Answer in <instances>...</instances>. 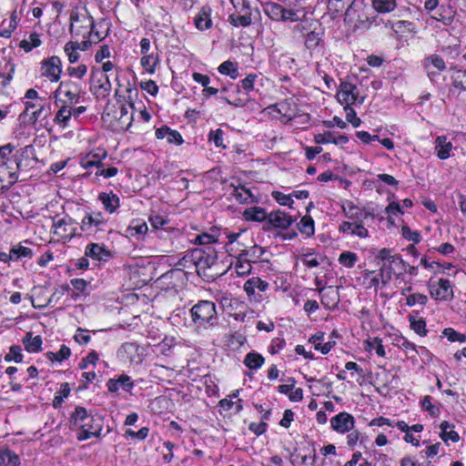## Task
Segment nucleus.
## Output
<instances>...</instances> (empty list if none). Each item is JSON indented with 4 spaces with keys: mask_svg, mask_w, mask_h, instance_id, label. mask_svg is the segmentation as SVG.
Masks as SVG:
<instances>
[{
    "mask_svg": "<svg viewBox=\"0 0 466 466\" xmlns=\"http://www.w3.org/2000/svg\"><path fill=\"white\" fill-rule=\"evenodd\" d=\"M341 208L342 213L349 218V221L341 222L339 226V231L360 238H369V230L364 227L363 222L369 216L372 215L365 208H360L349 200L343 202Z\"/></svg>",
    "mask_w": 466,
    "mask_h": 466,
    "instance_id": "1",
    "label": "nucleus"
},
{
    "mask_svg": "<svg viewBox=\"0 0 466 466\" xmlns=\"http://www.w3.org/2000/svg\"><path fill=\"white\" fill-rule=\"evenodd\" d=\"M376 258L381 261L380 276L381 285L384 287L392 279L396 285L404 280V274L407 272V263L398 254H393L388 248L379 250Z\"/></svg>",
    "mask_w": 466,
    "mask_h": 466,
    "instance_id": "2",
    "label": "nucleus"
},
{
    "mask_svg": "<svg viewBox=\"0 0 466 466\" xmlns=\"http://www.w3.org/2000/svg\"><path fill=\"white\" fill-rule=\"evenodd\" d=\"M71 422L81 431L77 435L78 441H86L93 436L99 437L102 431L100 419L87 413L84 407H76L71 415Z\"/></svg>",
    "mask_w": 466,
    "mask_h": 466,
    "instance_id": "3",
    "label": "nucleus"
},
{
    "mask_svg": "<svg viewBox=\"0 0 466 466\" xmlns=\"http://www.w3.org/2000/svg\"><path fill=\"white\" fill-rule=\"evenodd\" d=\"M258 75L248 74L245 78L240 80L237 85H233V89L228 97H224L228 105L234 106H244L248 101L249 92L254 90V86Z\"/></svg>",
    "mask_w": 466,
    "mask_h": 466,
    "instance_id": "4",
    "label": "nucleus"
},
{
    "mask_svg": "<svg viewBox=\"0 0 466 466\" xmlns=\"http://www.w3.org/2000/svg\"><path fill=\"white\" fill-rule=\"evenodd\" d=\"M337 99L344 107L364 102V97L360 96L358 86L352 83L342 81L337 91Z\"/></svg>",
    "mask_w": 466,
    "mask_h": 466,
    "instance_id": "5",
    "label": "nucleus"
},
{
    "mask_svg": "<svg viewBox=\"0 0 466 466\" xmlns=\"http://www.w3.org/2000/svg\"><path fill=\"white\" fill-rule=\"evenodd\" d=\"M230 196L239 204H252L258 202V192L254 187H248L247 185H234L229 186Z\"/></svg>",
    "mask_w": 466,
    "mask_h": 466,
    "instance_id": "6",
    "label": "nucleus"
},
{
    "mask_svg": "<svg viewBox=\"0 0 466 466\" xmlns=\"http://www.w3.org/2000/svg\"><path fill=\"white\" fill-rule=\"evenodd\" d=\"M59 93H63L66 97V100H63V102L70 105L77 104L81 95L84 94L81 86L72 80L60 82L58 88L54 92L55 98H58Z\"/></svg>",
    "mask_w": 466,
    "mask_h": 466,
    "instance_id": "7",
    "label": "nucleus"
},
{
    "mask_svg": "<svg viewBox=\"0 0 466 466\" xmlns=\"http://www.w3.org/2000/svg\"><path fill=\"white\" fill-rule=\"evenodd\" d=\"M90 91L97 97H106L111 90L108 76L100 71L92 70L90 76Z\"/></svg>",
    "mask_w": 466,
    "mask_h": 466,
    "instance_id": "8",
    "label": "nucleus"
},
{
    "mask_svg": "<svg viewBox=\"0 0 466 466\" xmlns=\"http://www.w3.org/2000/svg\"><path fill=\"white\" fill-rule=\"evenodd\" d=\"M203 259L204 250L202 248H195L183 257L182 265L187 268V274L195 272L198 277H201L204 270Z\"/></svg>",
    "mask_w": 466,
    "mask_h": 466,
    "instance_id": "9",
    "label": "nucleus"
},
{
    "mask_svg": "<svg viewBox=\"0 0 466 466\" xmlns=\"http://www.w3.org/2000/svg\"><path fill=\"white\" fill-rule=\"evenodd\" d=\"M431 296L438 300L451 301L453 297V288L447 279H440L436 283L430 285Z\"/></svg>",
    "mask_w": 466,
    "mask_h": 466,
    "instance_id": "10",
    "label": "nucleus"
},
{
    "mask_svg": "<svg viewBox=\"0 0 466 466\" xmlns=\"http://www.w3.org/2000/svg\"><path fill=\"white\" fill-rule=\"evenodd\" d=\"M62 73L61 59L53 56L47 59H44L41 63V75L49 78L51 82H57Z\"/></svg>",
    "mask_w": 466,
    "mask_h": 466,
    "instance_id": "11",
    "label": "nucleus"
},
{
    "mask_svg": "<svg viewBox=\"0 0 466 466\" xmlns=\"http://www.w3.org/2000/svg\"><path fill=\"white\" fill-rule=\"evenodd\" d=\"M354 425V417L346 411H341L330 419L331 429L340 434L350 431Z\"/></svg>",
    "mask_w": 466,
    "mask_h": 466,
    "instance_id": "12",
    "label": "nucleus"
},
{
    "mask_svg": "<svg viewBox=\"0 0 466 466\" xmlns=\"http://www.w3.org/2000/svg\"><path fill=\"white\" fill-rule=\"evenodd\" d=\"M35 159V149L30 145L16 150L14 154V164L18 170L26 169Z\"/></svg>",
    "mask_w": 466,
    "mask_h": 466,
    "instance_id": "13",
    "label": "nucleus"
},
{
    "mask_svg": "<svg viewBox=\"0 0 466 466\" xmlns=\"http://www.w3.org/2000/svg\"><path fill=\"white\" fill-rule=\"evenodd\" d=\"M268 220L274 228H288L295 219L282 210H275L268 214Z\"/></svg>",
    "mask_w": 466,
    "mask_h": 466,
    "instance_id": "14",
    "label": "nucleus"
},
{
    "mask_svg": "<svg viewBox=\"0 0 466 466\" xmlns=\"http://www.w3.org/2000/svg\"><path fill=\"white\" fill-rule=\"evenodd\" d=\"M319 292L321 294V303L326 309H332L339 304V294L336 288H319Z\"/></svg>",
    "mask_w": 466,
    "mask_h": 466,
    "instance_id": "15",
    "label": "nucleus"
},
{
    "mask_svg": "<svg viewBox=\"0 0 466 466\" xmlns=\"http://www.w3.org/2000/svg\"><path fill=\"white\" fill-rule=\"evenodd\" d=\"M56 104L59 106L58 111L56 114L55 121L63 126V127L67 126L68 121L70 120L72 115V106L69 103L63 102V100L59 98H55Z\"/></svg>",
    "mask_w": 466,
    "mask_h": 466,
    "instance_id": "16",
    "label": "nucleus"
},
{
    "mask_svg": "<svg viewBox=\"0 0 466 466\" xmlns=\"http://www.w3.org/2000/svg\"><path fill=\"white\" fill-rule=\"evenodd\" d=\"M453 146L445 136H438L435 139L436 155L440 159H447L451 156Z\"/></svg>",
    "mask_w": 466,
    "mask_h": 466,
    "instance_id": "17",
    "label": "nucleus"
},
{
    "mask_svg": "<svg viewBox=\"0 0 466 466\" xmlns=\"http://www.w3.org/2000/svg\"><path fill=\"white\" fill-rule=\"evenodd\" d=\"M85 255L96 260H106L110 257V251L104 246L91 243L86 247Z\"/></svg>",
    "mask_w": 466,
    "mask_h": 466,
    "instance_id": "18",
    "label": "nucleus"
},
{
    "mask_svg": "<svg viewBox=\"0 0 466 466\" xmlns=\"http://www.w3.org/2000/svg\"><path fill=\"white\" fill-rule=\"evenodd\" d=\"M156 137L158 139L167 138V141L170 144L181 145L183 143V138L179 132L177 130H172L167 126H162L161 127L156 130Z\"/></svg>",
    "mask_w": 466,
    "mask_h": 466,
    "instance_id": "19",
    "label": "nucleus"
},
{
    "mask_svg": "<svg viewBox=\"0 0 466 466\" xmlns=\"http://www.w3.org/2000/svg\"><path fill=\"white\" fill-rule=\"evenodd\" d=\"M424 66L428 71V76L432 77L436 73L431 71V67L436 68L438 72H442L446 69V63L441 56L433 54L424 59Z\"/></svg>",
    "mask_w": 466,
    "mask_h": 466,
    "instance_id": "20",
    "label": "nucleus"
},
{
    "mask_svg": "<svg viewBox=\"0 0 466 466\" xmlns=\"http://www.w3.org/2000/svg\"><path fill=\"white\" fill-rule=\"evenodd\" d=\"M80 229L86 235H95L98 231H105L104 228L100 227V225L92 218V214L86 215L80 224Z\"/></svg>",
    "mask_w": 466,
    "mask_h": 466,
    "instance_id": "21",
    "label": "nucleus"
},
{
    "mask_svg": "<svg viewBox=\"0 0 466 466\" xmlns=\"http://www.w3.org/2000/svg\"><path fill=\"white\" fill-rule=\"evenodd\" d=\"M440 437L444 442L447 443L449 441H451L452 442H458L460 441L459 433L453 430L454 425L449 421L443 420L440 425Z\"/></svg>",
    "mask_w": 466,
    "mask_h": 466,
    "instance_id": "22",
    "label": "nucleus"
},
{
    "mask_svg": "<svg viewBox=\"0 0 466 466\" xmlns=\"http://www.w3.org/2000/svg\"><path fill=\"white\" fill-rule=\"evenodd\" d=\"M98 199L102 202L104 208L110 213L115 212L119 207V198L113 192H102L98 195Z\"/></svg>",
    "mask_w": 466,
    "mask_h": 466,
    "instance_id": "23",
    "label": "nucleus"
},
{
    "mask_svg": "<svg viewBox=\"0 0 466 466\" xmlns=\"http://www.w3.org/2000/svg\"><path fill=\"white\" fill-rule=\"evenodd\" d=\"M243 217L248 221L262 222L268 219V214L261 207H251L245 209Z\"/></svg>",
    "mask_w": 466,
    "mask_h": 466,
    "instance_id": "24",
    "label": "nucleus"
},
{
    "mask_svg": "<svg viewBox=\"0 0 466 466\" xmlns=\"http://www.w3.org/2000/svg\"><path fill=\"white\" fill-rule=\"evenodd\" d=\"M20 465L19 456L8 448L0 451V466Z\"/></svg>",
    "mask_w": 466,
    "mask_h": 466,
    "instance_id": "25",
    "label": "nucleus"
},
{
    "mask_svg": "<svg viewBox=\"0 0 466 466\" xmlns=\"http://www.w3.org/2000/svg\"><path fill=\"white\" fill-rule=\"evenodd\" d=\"M23 344L28 352H39L42 348V339L40 336L33 337L32 332H27L23 339Z\"/></svg>",
    "mask_w": 466,
    "mask_h": 466,
    "instance_id": "26",
    "label": "nucleus"
},
{
    "mask_svg": "<svg viewBox=\"0 0 466 466\" xmlns=\"http://www.w3.org/2000/svg\"><path fill=\"white\" fill-rule=\"evenodd\" d=\"M72 222V218L66 219V218H61L57 221H54V234L61 238H72L74 232H67L66 226Z\"/></svg>",
    "mask_w": 466,
    "mask_h": 466,
    "instance_id": "27",
    "label": "nucleus"
},
{
    "mask_svg": "<svg viewBox=\"0 0 466 466\" xmlns=\"http://www.w3.org/2000/svg\"><path fill=\"white\" fill-rule=\"evenodd\" d=\"M256 277L250 278L244 283V290L248 295L249 301L260 302L263 298L260 293L256 292Z\"/></svg>",
    "mask_w": 466,
    "mask_h": 466,
    "instance_id": "28",
    "label": "nucleus"
},
{
    "mask_svg": "<svg viewBox=\"0 0 466 466\" xmlns=\"http://www.w3.org/2000/svg\"><path fill=\"white\" fill-rule=\"evenodd\" d=\"M373 8L380 14L392 12L397 7L396 0H371Z\"/></svg>",
    "mask_w": 466,
    "mask_h": 466,
    "instance_id": "29",
    "label": "nucleus"
},
{
    "mask_svg": "<svg viewBox=\"0 0 466 466\" xmlns=\"http://www.w3.org/2000/svg\"><path fill=\"white\" fill-rule=\"evenodd\" d=\"M218 69L220 74L228 76L231 79H237L239 76L238 65L229 60L220 64Z\"/></svg>",
    "mask_w": 466,
    "mask_h": 466,
    "instance_id": "30",
    "label": "nucleus"
},
{
    "mask_svg": "<svg viewBox=\"0 0 466 466\" xmlns=\"http://www.w3.org/2000/svg\"><path fill=\"white\" fill-rule=\"evenodd\" d=\"M242 14H232L229 15V22L234 26H248L251 24V15L248 10H243Z\"/></svg>",
    "mask_w": 466,
    "mask_h": 466,
    "instance_id": "31",
    "label": "nucleus"
},
{
    "mask_svg": "<svg viewBox=\"0 0 466 466\" xmlns=\"http://www.w3.org/2000/svg\"><path fill=\"white\" fill-rule=\"evenodd\" d=\"M265 359L256 352H249L246 355L244 364L250 370H258L264 364Z\"/></svg>",
    "mask_w": 466,
    "mask_h": 466,
    "instance_id": "32",
    "label": "nucleus"
},
{
    "mask_svg": "<svg viewBox=\"0 0 466 466\" xmlns=\"http://www.w3.org/2000/svg\"><path fill=\"white\" fill-rule=\"evenodd\" d=\"M358 259L357 254L351 251H343L338 258L339 263L347 268H353Z\"/></svg>",
    "mask_w": 466,
    "mask_h": 466,
    "instance_id": "33",
    "label": "nucleus"
},
{
    "mask_svg": "<svg viewBox=\"0 0 466 466\" xmlns=\"http://www.w3.org/2000/svg\"><path fill=\"white\" fill-rule=\"evenodd\" d=\"M366 350H375L376 354L380 357H385L386 352L384 346L382 345V339L379 337H375L372 339H368L365 341Z\"/></svg>",
    "mask_w": 466,
    "mask_h": 466,
    "instance_id": "34",
    "label": "nucleus"
},
{
    "mask_svg": "<svg viewBox=\"0 0 466 466\" xmlns=\"http://www.w3.org/2000/svg\"><path fill=\"white\" fill-rule=\"evenodd\" d=\"M282 5L277 3H268L264 6V13L272 20H281Z\"/></svg>",
    "mask_w": 466,
    "mask_h": 466,
    "instance_id": "35",
    "label": "nucleus"
},
{
    "mask_svg": "<svg viewBox=\"0 0 466 466\" xmlns=\"http://www.w3.org/2000/svg\"><path fill=\"white\" fill-rule=\"evenodd\" d=\"M428 302V297L421 293H412L406 296V305L409 307L425 306Z\"/></svg>",
    "mask_w": 466,
    "mask_h": 466,
    "instance_id": "36",
    "label": "nucleus"
},
{
    "mask_svg": "<svg viewBox=\"0 0 466 466\" xmlns=\"http://www.w3.org/2000/svg\"><path fill=\"white\" fill-rule=\"evenodd\" d=\"M299 230L309 237L314 234V220L310 217H303L298 224Z\"/></svg>",
    "mask_w": 466,
    "mask_h": 466,
    "instance_id": "37",
    "label": "nucleus"
},
{
    "mask_svg": "<svg viewBox=\"0 0 466 466\" xmlns=\"http://www.w3.org/2000/svg\"><path fill=\"white\" fill-rule=\"evenodd\" d=\"M158 63V57L153 54L143 55L141 66L150 74L155 72L156 66Z\"/></svg>",
    "mask_w": 466,
    "mask_h": 466,
    "instance_id": "38",
    "label": "nucleus"
},
{
    "mask_svg": "<svg viewBox=\"0 0 466 466\" xmlns=\"http://www.w3.org/2000/svg\"><path fill=\"white\" fill-rule=\"evenodd\" d=\"M224 135L225 132L221 128L211 130L208 134V141L214 143L217 147L226 148Z\"/></svg>",
    "mask_w": 466,
    "mask_h": 466,
    "instance_id": "39",
    "label": "nucleus"
},
{
    "mask_svg": "<svg viewBox=\"0 0 466 466\" xmlns=\"http://www.w3.org/2000/svg\"><path fill=\"white\" fill-rule=\"evenodd\" d=\"M431 400V396H424L420 401L421 407L424 410L428 411L431 416L438 417L441 412L440 409L436 405L432 404Z\"/></svg>",
    "mask_w": 466,
    "mask_h": 466,
    "instance_id": "40",
    "label": "nucleus"
},
{
    "mask_svg": "<svg viewBox=\"0 0 466 466\" xmlns=\"http://www.w3.org/2000/svg\"><path fill=\"white\" fill-rule=\"evenodd\" d=\"M32 250L29 248L23 247V246H17L13 248L10 250L9 258L10 259H18L22 257L24 258H31L32 257Z\"/></svg>",
    "mask_w": 466,
    "mask_h": 466,
    "instance_id": "41",
    "label": "nucleus"
},
{
    "mask_svg": "<svg viewBox=\"0 0 466 466\" xmlns=\"http://www.w3.org/2000/svg\"><path fill=\"white\" fill-rule=\"evenodd\" d=\"M300 261L308 268H317L320 262L313 252H306L300 255Z\"/></svg>",
    "mask_w": 466,
    "mask_h": 466,
    "instance_id": "42",
    "label": "nucleus"
},
{
    "mask_svg": "<svg viewBox=\"0 0 466 466\" xmlns=\"http://www.w3.org/2000/svg\"><path fill=\"white\" fill-rule=\"evenodd\" d=\"M3 165L6 167L7 174L10 177L9 186H11L18 179L16 173L19 171L14 164V155L7 158V161H4Z\"/></svg>",
    "mask_w": 466,
    "mask_h": 466,
    "instance_id": "43",
    "label": "nucleus"
},
{
    "mask_svg": "<svg viewBox=\"0 0 466 466\" xmlns=\"http://www.w3.org/2000/svg\"><path fill=\"white\" fill-rule=\"evenodd\" d=\"M353 3H354V0H329V8L335 12H339L348 6V8H347V12H348Z\"/></svg>",
    "mask_w": 466,
    "mask_h": 466,
    "instance_id": "44",
    "label": "nucleus"
},
{
    "mask_svg": "<svg viewBox=\"0 0 466 466\" xmlns=\"http://www.w3.org/2000/svg\"><path fill=\"white\" fill-rule=\"evenodd\" d=\"M402 237L407 240L412 241L414 244L420 242L421 235L417 230H411L408 226L401 228Z\"/></svg>",
    "mask_w": 466,
    "mask_h": 466,
    "instance_id": "45",
    "label": "nucleus"
},
{
    "mask_svg": "<svg viewBox=\"0 0 466 466\" xmlns=\"http://www.w3.org/2000/svg\"><path fill=\"white\" fill-rule=\"evenodd\" d=\"M410 324L412 330H414L420 336H425L427 334L426 322L422 319H416L415 318H410Z\"/></svg>",
    "mask_w": 466,
    "mask_h": 466,
    "instance_id": "46",
    "label": "nucleus"
},
{
    "mask_svg": "<svg viewBox=\"0 0 466 466\" xmlns=\"http://www.w3.org/2000/svg\"><path fill=\"white\" fill-rule=\"evenodd\" d=\"M86 155L88 156V158L92 159L95 164H96V167L100 168L103 166L102 160L106 158L107 154L105 149L96 148Z\"/></svg>",
    "mask_w": 466,
    "mask_h": 466,
    "instance_id": "47",
    "label": "nucleus"
},
{
    "mask_svg": "<svg viewBox=\"0 0 466 466\" xmlns=\"http://www.w3.org/2000/svg\"><path fill=\"white\" fill-rule=\"evenodd\" d=\"M452 85L456 88L466 91V71L458 70L452 76Z\"/></svg>",
    "mask_w": 466,
    "mask_h": 466,
    "instance_id": "48",
    "label": "nucleus"
},
{
    "mask_svg": "<svg viewBox=\"0 0 466 466\" xmlns=\"http://www.w3.org/2000/svg\"><path fill=\"white\" fill-rule=\"evenodd\" d=\"M272 197L279 205L292 208L294 201L291 195H287L279 191H274L272 192Z\"/></svg>",
    "mask_w": 466,
    "mask_h": 466,
    "instance_id": "49",
    "label": "nucleus"
},
{
    "mask_svg": "<svg viewBox=\"0 0 466 466\" xmlns=\"http://www.w3.org/2000/svg\"><path fill=\"white\" fill-rule=\"evenodd\" d=\"M48 358L50 360H56L58 361H62L64 360H67L71 355V350L66 345H62L60 350L56 353L48 352Z\"/></svg>",
    "mask_w": 466,
    "mask_h": 466,
    "instance_id": "50",
    "label": "nucleus"
},
{
    "mask_svg": "<svg viewBox=\"0 0 466 466\" xmlns=\"http://www.w3.org/2000/svg\"><path fill=\"white\" fill-rule=\"evenodd\" d=\"M5 361L14 360L16 363H20L23 360V355L19 346L14 345L10 347L9 353L5 357Z\"/></svg>",
    "mask_w": 466,
    "mask_h": 466,
    "instance_id": "51",
    "label": "nucleus"
},
{
    "mask_svg": "<svg viewBox=\"0 0 466 466\" xmlns=\"http://www.w3.org/2000/svg\"><path fill=\"white\" fill-rule=\"evenodd\" d=\"M212 243H222L223 241V233L219 229H210L209 233L206 232V245Z\"/></svg>",
    "mask_w": 466,
    "mask_h": 466,
    "instance_id": "52",
    "label": "nucleus"
},
{
    "mask_svg": "<svg viewBox=\"0 0 466 466\" xmlns=\"http://www.w3.org/2000/svg\"><path fill=\"white\" fill-rule=\"evenodd\" d=\"M321 40L320 34L315 31H310L306 35L305 45L308 48H314L318 46Z\"/></svg>",
    "mask_w": 466,
    "mask_h": 466,
    "instance_id": "53",
    "label": "nucleus"
},
{
    "mask_svg": "<svg viewBox=\"0 0 466 466\" xmlns=\"http://www.w3.org/2000/svg\"><path fill=\"white\" fill-rule=\"evenodd\" d=\"M71 25L69 27V31L72 35H75L76 36L83 35L85 36L88 31H86L87 25H81L80 28L75 29L74 22L78 21L79 17L78 15H70Z\"/></svg>",
    "mask_w": 466,
    "mask_h": 466,
    "instance_id": "54",
    "label": "nucleus"
},
{
    "mask_svg": "<svg viewBox=\"0 0 466 466\" xmlns=\"http://www.w3.org/2000/svg\"><path fill=\"white\" fill-rule=\"evenodd\" d=\"M252 266L248 260L238 259L235 264V271L238 276H245L250 273Z\"/></svg>",
    "mask_w": 466,
    "mask_h": 466,
    "instance_id": "55",
    "label": "nucleus"
},
{
    "mask_svg": "<svg viewBox=\"0 0 466 466\" xmlns=\"http://www.w3.org/2000/svg\"><path fill=\"white\" fill-rule=\"evenodd\" d=\"M443 335L451 342L461 341L464 342L466 340V337L463 334H461L454 330L451 328H447L443 330Z\"/></svg>",
    "mask_w": 466,
    "mask_h": 466,
    "instance_id": "56",
    "label": "nucleus"
},
{
    "mask_svg": "<svg viewBox=\"0 0 466 466\" xmlns=\"http://www.w3.org/2000/svg\"><path fill=\"white\" fill-rule=\"evenodd\" d=\"M346 112V120L350 122L354 127H358L361 124L360 118L356 115V111L351 106L344 107Z\"/></svg>",
    "mask_w": 466,
    "mask_h": 466,
    "instance_id": "57",
    "label": "nucleus"
},
{
    "mask_svg": "<svg viewBox=\"0 0 466 466\" xmlns=\"http://www.w3.org/2000/svg\"><path fill=\"white\" fill-rule=\"evenodd\" d=\"M66 71L70 76H76L79 79H82L87 72V66L83 64L76 67L69 66L67 67Z\"/></svg>",
    "mask_w": 466,
    "mask_h": 466,
    "instance_id": "58",
    "label": "nucleus"
},
{
    "mask_svg": "<svg viewBox=\"0 0 466 466\" xmlns=\"http://www.w3.org/2000/svg\"><path fill=\"white\" fill-rule=\"evenodd\" d=\"M307 380H308V382L314 383V385L310 386V388L317 390L318 391L317 394H320L322 392L319 386L325 387L328 391H330V390H331L332 383L331 382L325 383L324 380H318L316 378L310 377V378H308Z\"/></svg>",
    "mask_w": 466,
    "mask_h": 466,
    "instance_id": "59",
    "label": "nucleus"
},
{
    "mask_svg": "<svg viewBox=\"0 0 466 466\" xmlns=\"http://www.w3.org/2000/svg\"><path fill=\"white\" fill-rule=\"evenodd\" d=\"M64 49H65L66 54L68 56V60L70 63L73 64L78 60L79 55L77 53V50L76 49V47H74V46L70 42L66 44Z\"/></svg>",
    "mask_w": 466,
    "mask_h": 466,
    "instance_id": "60",
    "label": "nucleus"
},
{
    "mask_svg": "<svg viewBox=\"0 0 466 466\" xmlns=\"http://www.w3.org/2000/svg\"><path fill=\"white\" fill-rule=\"evenodd\" d=\"M299 15L298 12L294 9H286L282 7L281 11V20L280 21H298Z\"/></svg>",
    "mask_w": 466,
    "mask_h": 466,
    "instance_id": "61",
    "label": "nucleus"
},
{
    "mask_svg": "<svg viewBox=\"0 0 466 466\" xmlns=\"http://www.w3.org/2000/svg\"><path fill=\"white\" fill-rule=\"evenodd\" d=\"M15 150V147L11 144H6L3 147H0V162L7 161V158H10L13 156V151Z\"/></svg>",
    "mask_w": 466,
    "mask_h": 466,
    "instance_id": "62",
    "label": "nucleus"
},
{
    "mask_svg": "<svg viewBox=\"0 0 466 466\" xmlns=\"http://www.w3.org/2000/svg\"><path fill=\"white\" fill-rule=\"evenodd\" d=\"M218 258L217 251L211 247L206 245V267L214 265Z\"/></svg>",
    "mask_w": 466,
    "mask_h": 466,
    "instance_id": "63",
    "label": "nucleus"
},
{
    "mask_svg": "<svg viewBox=\"0 0 466 466\" xmlns=\"http://www.w3.org/2000/svg\"><path fill=\"white\" fill-rule=\"evenodd\" d=\"M334 135L331 132H325L323 134H318L314 137V141L317 144H329L332 143Z\"/></svg>",
    "mask_w": 466,
    "mask_h": 466,
    "instance_id": "64",
    "label": "nucleus"
}]
</instances>
